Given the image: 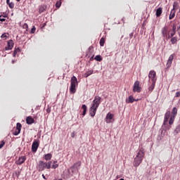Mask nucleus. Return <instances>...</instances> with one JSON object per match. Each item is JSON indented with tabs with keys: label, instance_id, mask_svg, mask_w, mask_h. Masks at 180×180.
Wrapping results in <instances>:
<instances>
[{
	"label": "nucleus",
	"instance_id": "9d476101",
	"mask_svg": "<svg viewBox=\"0 0 180 180\" xmlns=\"http://www.w3.org/2000/svg\"><path fill=\"white\" fill-rule=\"evenodd\" d=\"M162 35L163 37H168V27L165 26L162 28Z\"/></svg>",
	"mask_w": 180,
	"mask_h": 180
},
{
	"label": "nucleus",
	"instance_id": "1a4fd4ad",
	"mask_svg": "<svg viewBox=\"0 0 180 180\" xmlns=\"http://www.w3.org/2000/svg\"><path fill=\"white\" fill-rule=\"evenodd\" d=\"M38 148H39V141H34L32 145V151H33V153H36Z\"/></svg>",
	"mask_w": 180,
	"mask_h": 180
},
{
	"label": "nucleus",
	"instance_id": "473e14b6",
	"mask_svg": "<svg viewBox=\"0 0 180 180\" xmlns=\"http://www.w3.org/2000/svg\"><path fill=\"white\" fill-rule=\"evenodd\" d=\"M171 41L172 44H175L176 43V37L172 38Z\"/></svg>",
	"mask_w": 180,
	"mask_h": 180
},
{
	"label": "nucleus",
	"instance_id": "c9c22d12",
	"mask_svg": "<svg viewBox=\"0 0 180 180\" xmlns=\"http://www.w3.org/2000/svg\"><path fill=\"white\" fill-rule=\"evenodd\" d=\"M23 29H29V25H27V23H25L22 25Z\"/></svg>",
	"mask_w": 180,
	"mask_h": 180
},
{
	"label": "nucleus",
	"instance_id": "ddd939ff",
	"mask_svg": "<svg viewBox=\"0 0 180 180\" xmlns=\"http://www.w3.org/2000/svg\"><path fill=\"white\" fill-rule=\"evenodd\" d=\"M173 60H174V55H171L169 57L167 65H166L167 68H169V67H171V65H172Z\"/></svg>",
	"mask_w": 180,
	"mask_h": 180
},
{
	"label": "nucleus",
	"instance_id": "2f4dec72",
	"mask_svg": "<svg viewBox=\"0 0 180 180\" xmlns=\"http://www.w3.org/2000/svg\"><path fill=\"white\" fill-rule=\"evenodd\" d=\"M22 128V124L20 123H17V125H16V129H17V131H20V129Z\"/></svg>",
	"mask_w": 180,
	"mask_h": 180
},
{
	"label": "nucleus",
	"instance_id": "f704fd0d",
	"mask_svg": "<svg viewBox=\"0 0 180 180\" xmlns=\"http://www.w3.org/2000/svg\"><path fill=\"white\" fill-rule=\"evenodd\" d=\"M5 146V141H1L0 143V149L2 148Z\"/></svg>",
	"mask_w": 180,
	"mask_h": 180
},
{
	"label": "nucleus",
	"instance_id": "5701e85b",
	"mask_svg": "<svg viewBox=\"0 0 180 180\" xmlns=\"http://www.w3.org/2000/svg\"><path fill=\"white\" fill-rule=\"evenodd\" d=\"M179 132H180V125H178V126L176 127V129H175V130H174V136H176V134H178Z\"/></svg>",
	"mask_w": 180,
	"mask_h": 180
},
{
	"label": "nucleus",
	"instance_id": "09e8293b",
	"mask_svg": "<svg viewBox=\"0 0 180 180\" xmlns=\"http://www.w3.org/2000/svg\"><path fill=\"white\" fill-rule=\"evenodd\" d=\"M1 22H5V18L0 19Z\"/></svg>",
	"mask_w": 180,
	"mask_h": 180
},
{
	"label": "nucleus",
	"instance_id": "0eeeda50",
	"mask_svg": "<svg viewBox=\"0 0 180 180\" xmlns=\"http://www.w3.org/2000/svg\"><path fill=\"white\" fill-rule=\"evenodd\" d=\"M139 85H140V82L139 81L135 82L133 89L134 92H141V88Z\"/></svg>",
	"mask_w": 180,
	"mask_h": 180
},
{
	"label": "nucleus",
	"instance_id": "6ab92c4d",
	"mask_svg": "<svg viewBox=\"0 0 180 180\" xmlns=\"http://www.w3.org/2000/svg\"><path fill=\"white\" fill-rule=\"evenodd\" d=\"M92 74H94V70L87 71L86 73H84V77L85 78H88V77H89V75H92Z\"/></svg>",
	"mask_w": 180,
	"mask_h": 180
},
{
	"label": "nucleus",
	"instance_id": "72a5a7b5",
	"mask_svg": "<svg viewBox=\"0 0 180 180\" xmlns=\"http://www.w3.org/2000/svg\"><path fill=\"white\" fill-rule=\"evenodd\" d=\"M60 6H61V1H57L56 4V7L60 8Z\"/></svg>",
	"mask_w": 180,
	"mask_h": 180
},
{
	"label": "nucleus",
	"instance_id": "423d86ee",
	"mask_svg": "<svg viewBox=\"0 0 180 180\" xmlns=\"http://www.w3.org/2000/svg\"><path fill=\"white\" fill-rule=\"evenodd\" d=\"M148 78L151 79L152 82H157V77L155 71L150 70L148 74Z\"/></svg>",
	"mask_w": 180,
	"mask_h": 180
},
{
	"label": "nucleus",
	"instance_id": "5fc2aeb1",
	"mask_svg": "<svg viewBox=\"0 0 180 180\" xmlns=\"http://www.w3.org/2000/svg\"><path fill=\"white\" fill-rule=\"evenodd\" d=\"M60 1H62V0H59L60 2Z\"/></svg>",
	"mask_w": 180,
	"mask_h": 180
},
{
	"label": "nucleus",
	"instance_id": "e433bc0d",
	"mask_svg": "<svg viewBox=\"0 0 180 180\" xmlns=\"http://www.w3.org/2000/svg\"><path fill=\"white\" fill-rule=\"evenodd\" d=\"M34 32H36V27L33 26L31 30V33H34Z\"/></svg>",
	"mask_w": 180,
	"mask_h": 180
},
{
	"label": "nucleus",
	"instance_id": "a19ab883",
	"mask_svg": "<svg viewBox=\"0 0 180 180\" xmlns=\"http://www.w3.org/2000/svg\"><path fill=\"white\" fill-rule=\"evenodd\" d=\"M20 134V129H19V131H16L14 132V136H18V134Z\"/></svg>",
	"mask_w": 180,
	"mask_h": 180
},
{
	"label": "nucleus",
	"instance_id": "f257e3e1",
	"mask_svg": "<svg viewBox=\"0 0 180 180\" xmlns=\"http://www.w3.org/2000/svg\"><path fill=\"white\" fill-rule=\"evenodd\" d=\"M101 98L100 96H96L94 98L90 108V116H91V117H94V116L96 115V109H98V108H99V105H101Z\"/></svg>",
	"mask_w": 180,
	"mask_h": 180
},
{
	"label": "nucleus",
	"instance_id": "a18cd8bd",
	"mask_svg": "<svg viewBox=\"0 0 180 180\" xmlns=\"http://www.w3.org/2000/svg\"><path fill=\"white\" fill-rule=\"evenodd\" d=\"M71 137H72V139H74V137H75V133L72 132L71 134Z\"/></svg>",
	"mask_w": 180,
	"mask_h": 180
},
{
	"label": "nucleus",
	"instance_id": "9b49d317",
	"mask_svg": "<svg viewBox=\"0 0 180 180\" xmlns=\"http://www.w3.org/2000/svg\"><path fill=\"white\" fill-rule=\"evenodd\" d=\"M169 116H171V112H169V111H167L165 115L163 126H165V124L168 123V120L169 119Z\"/></svg>",
	"mask_w": 180,
	"mask_h": 180
},
{
	"label": "nucleus",
	"instance_id": "37998d69",
	"mask_svg": "<svg viewBox=\"0 0 180 180\" xmlns=\"http://www.w3.org/2000/svg\"><path fill=\"white\" fill-rule=\"evenodd\" d=\"M176 98H179V96H180V91H178V92L176 93Z\"/></svg>",
	"mask_w": 180,
	"mask_h": 180
},
{
	"label": "nucleus",
	"instance_id": "4468645a",
	"mask_svg": "<svg viewBox=\"0 0 180 180\" xmlns=\"http://www.w3.org/2000/svg\"><path fill=\"white\" fill-rule=\"evenodd\" d=\"M13 41L12 39L8 41V46L6 47V50H12L13 49Z\"/></svg>",
	"mask_w": 180,
	"mask_h": 180
},
{
	"label": "nucleus",
	"instance_id": "2eb2a0df",
	"mask_svg": "<svg viewBox=\"0 0 180 180\" xmlns=\"http://www.w3.org/2000/svg\"><path fill=\"white\" fill-rule=\"evenodd\" d=\"M26 123L27 124H33V123H34V119L32 117H27L26 118Z\"/></svg>",
	"mask_w": 180,
	"mask_h": 180
},
{
	"label": "nucleus",
	"instance_id": "58836bf2",
	"mask_svg": "<svg viewBox=\"0 0 180 180\" xmlns=\"http://www.w3.org/2000/svg\"><path fill=\"white\" fill-rule=\"evenodd\" d=\"M172 31H173V32H176V25H173Z\"/></svg>",
	"mask_w": 180,
	"mask_h": 180
},
{
	"label": "nucleus",
	"instance_id": "cd10ccee",
	"mask_svg": "<svg viewBox=\"0 0 180 180\" xmlns=\"http://www.w3.org/2000/svg\"><path fill=\"white\" fill-rule=\"evenodd\" d=\"M155 86V82H153L152 84L149 87V91H153Z\"/></svg>",
	"mask_w": 180,
	"mask_h": 180
},
{
	"label": "nucleus",
	"instance_id": "79ce46f5",
	"mask_svg": "<svg viewBox=\"0 0 180 180\" xmlns=\"http://www.w3.org/2000/svg\"><path fill=\"white\" fill-rule=\"evenodd\" d=\"M175 33H176V32L172 31V33L170 34H171V37L175 36Z\"/></svg>",
	"mask_w": 180,
	"mask_h": 180
},
{
	"label": "nucleus",
	"instance_id": "dca6fc26",
	"mask_svg": "<svg viewBox=\"0 0 180 180\" xmlns=\"http://www.w3.org/2000/svg\"><path fill=\"white\" fill-rule=\"evenodd\" d=\"M81 161H79L75 163L74 165H72V167H74L76 170L79 171L81 167Z\"/></svg>",
	"mask_w": 180,
	"mask_h": 180
},
{
	"label": "nucleus",
	"instance_id": "4be33fe9",
	"mask_svg": "<svg viewBox=\"0 0 180 180\" xmlns=\"http://www.w3.org/2000/svg\"><path fill=\"white\" fill-rule=\"evenodd\" d=\"M174 18H175V11H174V9H172L169 16V19L171 20L172 19H174Z\"/></svg>",
	"mask_w": 180,
	"mask_h": 180
},
{
	"label": "nucleus",
	"instance_id": "7ed1b4c3",
	"mask_svg": "<svg viewBox=\"0 0 180 180\" xmlns=\"http://www.w3.org/2000/svg\"><path fill=\"white\" fill-rule=\"evenodd\" d=\"M38 171L41 172L44 171L46 168L47 169H50L51 168V161L48 162L47 163L40 160L37 167Z\"/></svg>",
	"mask_w": 180,
	"mask_h": 180
},
{
	"label": "nucleus",
	"instance_id": "de8ad7c7",
	"mask_svg": "<svg viewBox=\"0 0 180 180\" xmlns=\"http://www.w3.org/2000/svg\"><path fill=\"white\" fill-rule=\"evenodd\" d=\"M82 115H83V116H85V115H86V111L83 110Z\"/></svg>",
	"mask_w": 180,
	"mask_h": 180
},
{
	"label": "nucleus",
	"instance_id": "c03bdc74",
	"mask_svg": "<svg viewBox=\"0 0 180 180\" xmlns=\"http://www.w3.org/2000/svg\"><path fill=\"white\" fill-rule=\"evenodd\" d=\"M16 54H18V52L16 51H14L13 56V57H15L16 56Z\"/></svg>",
	"mask_w": 180,
	"mask_h": 180
},
{
	"label": "nucleus",
	"instance_id": "b1692460",
	"mask_svg": "<svg viewBox=\"0 0 180 180\" xmlns=\"http://www.w3.org/2000/svg\"><path fill=\"white\" fill-rule=\"evenodd\" d=\"M44 158L46 161H49V160H51V154L48 153V154L45 155Z\"/></svg>",
	"mask_w": 180,
	"mask_h": 180
},
{
	"label": "nucleus",
	"instance_id": "f8f14e48",
	"mask_svg": "<svg viewBox=\"0 0 180 180\" xmlns=\"http://www.w3.org/2000/svg\"><path fill=\"white\" fill-rule=\"evenodd\" d=\"M25 161H26V157L22 156L18 158V160L16 161V164L17 165H22Z\"/></svg>",
	"mask_w": 180,
	"mask_h": 180
},
{
	"label": "nucleus",
	"instance_id": "c756f323",
	"mask_svg": "<svg viewBox=\"0 0 180 180\" xmlns=\"http://www.w3.org/2000/svg\"><path fill=\"white\" fill-rule=\"evenodd\" d=\"M94 60H96V61H102V58L101 57V56L97 55V56H96V57L94 58Z\"/></svg>",
	"mask_w": 180,
	"mask_h": 180
},
{
	"label": "nucleus",
	"instance_id": "a878e982",
	"mask_svg": "<svg viewBox=\"0 0 180 180\" xmlns=\"http://www.w3.org/2000/svg\"><path fill=\"white\" fill-rule=\"evenodd\" d=\"M44 11H46V6H41L39 7V13H42Z\"/></svg>",
	"mask_w": 180,
	"mask_h": 180
},
{
	"label": "nucleus",
	"instance_id": "393cba45",
	"mask_svg": "<svg viewBox=\"0 0 180 180\" xmlns=\"http://www.w3.org/2000/svg\"><path fill=\"white\" fill-rule=\"evenodd\" d=\"M175 120V117L171 116L169 121V124H174V121Z\"/></svg>",
	"mask_w": 180,
	"mask_h": 180
},
{
	"label": "nucleus",
	"instance_id": "4c0bfd02",
	"mask_svg": "<svg viewBox=\"0 0 180 180\" xmlns=\"http://www.w3.org/2000/svg\"><path fill=\"white\" fill-rule=\"evenodd\" d=\"M1 39H6V37H8V36H6V33H4L2 35H1Z\"/></svg>",
	"mask_w": 180,
	"mask_h": 180
},
{
	"label": "nucleus",
	"instance_id": "ea45409f",
	"mask_svg": "<svg viewBox=\"0 0 180 180\" xmlns=\"http://www.w3.org/2000/svg\"><path fill=\"white\" fill-rule=\"evenodd\" d=\"M82 109H83L84 111H86V105L85 104L82 105Z\"/></svg>",
	"mask_w": 180,
	"mask_h": 180
},
{
	"label": "nucleus",
	"instance_id": "aec40b11",
	"mask_svg": "<svg viewBox=\"0 0 180 180\" xmlns=\"http://www.w3.org/2000/svg\"><path fill=\"white\" fill-rule=\"evenodd\" d=\"M178 113V109H176V108H173L172 111V115L174 117H176V115Z\"/></svg>",
	"mask_w": 180,
	"mask_h": 180
},
{
	"label": "nucleus",
	"instance_id": "603ef678",
	"mask_svg": "<svg viewBox=\"0 0 180 180\" xmlns=\"http://www.w3.org/2000/svg\"><path fill=\"white\" fill-rule=\"evenodd\" d=\"M117 179H119V176H117Z\"/></svg>",
	"mask_w": 180,
	"mask_h": 180
},
{
	"label": "nucleus",
	"instance_id": "7c9ffc66",
	"mask_svg": "<svg viewBox=\"0 0 180 180\" xmlns=\"http://www.w3.org/2000/svg\"><path fill=\"white\" fill-rule=\"evenodd\" d=\"M172 9H174V11H176V9H178V3H176V2H174V4H173V8Z\"/></svg>",
	"mask_w": 180,
	"mask_h": 180
},
{
	"label": "nucleus",
	"instance_id": "864d4df0",
	"mask_svg": "<svg viewBox=\"0 0 180 180\" xmlns=\"http://www.w3.org/2000/svg\"><path fill=\"white\" fill-rule=\"evenodd\" d=\"M20 0H17V2H20Z\"/></svg>",
	"mask_w": 180,
	"mask_h": 180
},
{
	"label": "nucleus",
	"instance_id": "f3484780",
	"mask_svg": "<svg viewBox=\"0 0 180 180\" xmlns=\"http://www.w3.org/2000/svg\"><path fill=\"white\" fill-rule=\"evenodd\" d=\"M134 101H139V100H136V99H134V98H133L132 96H129V98L127 99L126 102H127V103H133V102H134Z\"/></svg>",
	"mask_w": 180,
	"mask_h": 180
},
{
	"label": "nucleus",
	"instance_id": "49530a36",
	"mask_svg": "<svg viewBox=\"0 0 180 180\" xmlns=\"http://www.w3.org/2000/svg\"><path fill=\"white\" fill-rule=\"evenodd\" d=\"M167 39H171V37H171V34H167Z\"/></svg>",
	"mask_w": 180,
	"mask_h": 180
},
{
	"label": "nucleus",
	"instance_id": "f03ea898",
	"mask_svg": "<svg viewBox=\"0 0 180 180\" xmlns=\"http://www.w3.org/2000/svg\"><path fill=\"white\" fill-rule=\"evenodd\" d=\"M143 158H144V152L142 150H139L134 160V167H139L141 164Z\"/></svg>",
	"mask_w": 180,
	"mask_h": 180
},
{
	"label": "nucleus",
	"instance_id": "6e6d98bb",
	"mask_svg": "<svg viewBox=\"0 0 180 180\" xmlns=\"http://www.w3.org/2000/svg\"><path fill=\"white\" fill-rule=\"evenodd\" d=\"M59 180H63V179H59Z\"/></svg>",
	"mask_w": 180,
	"mask_h": 180
},
{
	"label": "nucleus",
	"instance_id": "c85d7f7f",
	"mask_svg": "<svg viewBox=\"0 0 180 180\" xmlns=\"http://www.w3.org/2000/svg\"><path fill=\"white\" fill-rule=\"evenodd\" d=\"M52 168L56 169V168H58V164H57V161L53 162V165H52Z\"/></svg>",
	"mask_w": 180,
	"mask_h": 180
},
{
	"label": "nucleus",
	"instance_id": "6e6552de",
	"mask_svg": "<svg viewBox=\"0 0 180 180\" xmlns=\"http://www.w3.org/2000/svg\"><path fill=\"white\" fill-rule=\"evenodd\" d=\"M114 115L113 114L108 112L105 117L106 123H112V120H113Z\"/></svg>",
	"mask_w": 180,
	"mask_h": 180
},
{
	"label": "nucleus",
	"instance_id": "20e7f679",
	"mask_svg": "<svg viewBox=\"0 0 180 180\" xmlns=\"http://www.w3.org/2000/svg\"><path fill=\"white\" fill-rule=\"evenodd\" d=\"M78 85V80H77V77L75 76H73L71 78V84L70 87V91L71 94H75V86Z\"/></svg>",
	"mask_w": 180,
	"mask_h": 180
},
{
	"label": "nucleus",
	"instance_id": "a211bd4d",
	"mask_svg": "<svg viewBox=\"0 0 180 180\" xmlns=\"http://www.w3.org/2000/svg\"><path fill=\"white\" fill-rule=\"evenodd\" d=\"M6 4L11 9H13V8H15V4H13V2H11V0H6Z\"/></svg>",
	"mask_w": 180,
	"mask_h": 180
},
{
	"label": "nucleus",
	"instance_id": "412c9836",
	"mask_svg": "<svg viewBox=\"0 0 180 180\" xmlns=\"http://www.w3.org/2000/svg\"><path fill=\"white\" fill-rule=\"evenodd\" d=\"M161 13H162V8H158L156 10V16H157V18H159V16H161Z\"/></svg>",
	"mask_w": 180,
	"mask_h": 180
},
{
	"label": "nucleus",
	"instance_id": "3c124183",
	"mask_svg": "<svg viewBox=\"0 0 180 180\" xmlns=\"http://www.w3.org/2000/svg\"><path fill=\"white\" fill-rule=\"evenodd\" d=\"M131 36H133V34H130V37H131Z\"/></svg>",
	"mask_w": 180,
	"mask_h": 180
},
{
	"label": "nucleus",
	"instance_id": "8fccbe9b",
	"mask_svg": "<svg viewBox=\"0 0 180 180\" xmlns=\"http://www.w3.org/2000/svg\"><path fill=\"white\" fill-rule=\"evenodd\" d=\"M42 178H43L44 179H46V176H44V174H42Z\"/></svg>",
	"mask_w": 180,
	"mask_h": 180
},
{
	"label": "nucleus",
	"instance_id": "bb28decb",
	"mask_svg": "<svg viewBox=\"0 0 180 180\" xmlns=\"http://www.w3.org/2000/svg\"><path fill=\"white\" fill-rule=\"evenodd\" d=\"M104 45H105V38H101L100 40V46H101V47H103Z\"/></svg>",
	"mask_w": 180,
	"mask_h": 180
},
{
	"label": "nucleus",
	"instance_id": "39448f33",
	"mask_svg": "<svg viewBox=\"0 0 180 180\" xmlns=\"http://www.w3.org/2000/svg\"><path fill=\"white\" fill-rule=\"evenodd\" d=\"M68 174H67L66 178H71V176H72L73 175H75V174H77V172H78V170H77V169H75L74 167H70V169H68Z\"/></svg>",
	"mask_w": 180,
	"mask_h": 180
}]
</instances>
